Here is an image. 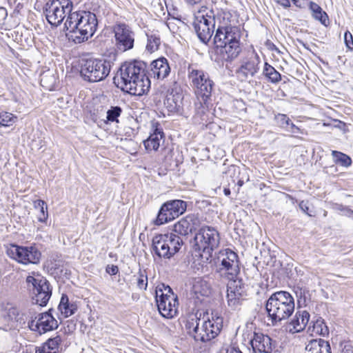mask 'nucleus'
<instances>
[{"mask_svg":"<svg viewBox=\"0 0 353 353\" xmlns=\"http://www.w3.org/2000/svg\"><path fill=\"white\" fill-rule=\"evenodd\" d=\"M17 117L7 112H0V125L10 126L16 122Z\"/></svg>","mask_w":353,"mask_h":353,"instance_id":"39","label":"nucleus"},{"mask_svg":"<svg viewBox=\"0 0 353 353\" xmlns=\"http://www.w3.org/2000/svg\"><path fill=\"white\" fill-rule=\"evenodd\" d=\"M163 138V132L162 130L156 128L150 137L144 141V146L148 151H157L159 146L160 142Z\"/></svg>","mask_w":353,"mask_h":353,"instance_id":"27","label":"nucleus"},{"mask_svg":"<svg viewBox=\"0 0 353 353\" xmlns=\"http://www.w3.org/2000/svg\"><path fill=\"white\" fill-rule=\"evenodd\" d=\"M7 15H8V14H7L6 9L1 7L0 8V26H1L3 23L4 20L7 17Z\"/></svg>","mask_w":353,"mask_h":353,"instance_id":"48","label":"nucleus"},{"mask_svg":"<svg viewBox=\"0 0 353 353\" xmlns=\"http://www.w3.org/2000/svg\"><path fill=\"white\" fill-rule=\"evenodd\" d=\"M306 353H332L330 343L323 339L310 341L305 347Z\"/></svg>","mask_w":353,"mask_h":353,"instance_id":"26","label":"nucleus"},{"mask_svg":"<svg viewBox=\"0 0 353 353\" xmlns=\"http://www.w3.org/2000/svg\"><path fill=\"white\" fill-rule=\"evenodd\" d=\"M272 339L262 333H254L250 343L253 351L259 353H270L272 352Z\"/></svg>","mask_w":353,"mask_h":353,"instance_id":"22","label":"nucleus"},{"mask_svg":"<svg viewBox=\"0 0 353 353\" xmlns=\"http://www.w3.org/2000/svg\"><path fill=\"white\" fill-rule=\"evenodd\" d=\"M188 71V79L195 90L198 99L200 100V107L196 108H201V112L204 113L208 109V100L211 97L214 83L210 79L209 74L202 70L189 66Z\"/></svg>","mask_w":353,"mask_h":353,"instance_id":"5","label":"nucleus"},{"mask_svg":"<svg viewBox=\"0 0 353 353\" xmlns=\"http://www.w3.org/2000/svg\"><path fill=\"white\" fill-rule=\"evenodd\" d=\"M186 208L185 201L178 199L168 201L161 205L154 223L161 225L171 221L183 214Z\"/></svg>","mask_w":353,"mask_h":353,"instance_id":"15","label":"nucleus"},{"mask_svg":"<svg viewBox=\"0 0 353 353\" xmlns=\"http://www.w3.org/2000/svg\"><path fill=\"white\" fill-rule=\"evenodd\" d=\"M309 319L310 314L307 311H297L286 325V330L291 333L301 332L306 327Z\"/></svg>","mask_w":353,"mask_h":353,"instance_id":"21","label":"nucleus"},{"mask_svg":"<svg viewBox=\"0 0 353 353\" xmlns=\"http://www.w3.org/2000/svg\"><path fill=\"white\" fill-rule=\"evenodd\" d=\"M7 254L12 259L22 264H37L41 254L34 245L20 246L11 244L7 249Z\"/></svg>","mask_w":353,"mask_h":353,"instance_id":"14","label":"nucleus"},{"mask_svg":"<svg viewBox=\"0 0 353 353\" xmlns=\"http://www.w3.org/2000/svg\"><path fill=\"white\" fill-rule=\"evenodd\" d=\"M290 131L293 133H296L297 132L299 129L298 127H296L293 123H292L291 121L290 122Z\"/></svg>","mask_w":353,"mask_h":353,"instance_id":"51","label":"nucleus"},{"mask_svg":"<svg viewBox=\"0 0 353 353\" xmlns=\"http://www.w3.org/2000/svg\"><path fill=\"white\" fill-rule=\"evenodd\" d=\"M312 332L317 335H321L323 336L328 335L329 329L322 318L319 317L314 323L312 326Z\"/></svg>","mask_w":353,"mask_h":353,"instance_id":"35","label":"nucleus"},{"mask_svg":"<svg viewBox=\"0 0 353 353\" xmlns=\"http://www.w3.org/2000/svg\"><path fill=\"white\" fill-rule=\"evenodd\" d=\"M200 225V220L195 214H189L179 220L174 225V231L181 235L185 236Z\"/></svg>","mask_w":353,"mask_h":353,"instance_id":"20","label":"nucleus"},{"mask_svg":"<svg viewBox=\"0 0 353 353\" xmlns=\"http://www.w3.org/2000/svg\"><path fill=\"white\" fill-rule=\"evenodd\" d=\"M98 21L91 12H74L68 16L65 26L76 43H81L92 37L96 32Z\"/></svg>","mask_w":353,"mask_h":353,"instance_id":"2","label":"nucleus"},{"mask_svg":"<svg viewBox=\"0 0 353 353\" xmlns=\"http://www.w3.org/2000/svg\"><path fill=\"white\" fill-rule=\"evenodd\" d=\"M146 65L134 61L122 64L114 77L117 88L132 95L142 96L150 88V81L145 73Z\"/></svg>","mask_w":353,"mask_h":353,"instance_id":"1","label":"nucleus"},{"mask_svg":"<svg viewBox=\"0 0 353 353\" xmlns=\"http://www.w3.org/2000/svg\"><path fill=\"white\" fill-rule=\"evenodd\" d=\"M237 185L239 186H242L243 185V180H239V181L237 182Z\"/></svg>","mask_w":353,"mask_h":353,"instance_id":"56","label":"nucleus"},{"mask_svg":"<svg viewBox=\"0 0 353 353\" xmlns=\"http://www.w3.org/2000/svg\"><path fill=\"white\" fill-rule=\"evenodd\" d=\"M260 58L256 53L252 52L241 62L240 68L236 70L237 77L241 81H246L253 77L259 70Z\"/></svg>","mask_w":353,"mask_h":353,"instance_id":"18","label":"nucleus"},{"mask_svg":"<svg viewBox=\"0 0 353 353\" xmlns=\"http://www.w3.org/2000/svg\"><path fill=\"white\" fill-rule=\"evenodd\" d=\"M110 72V63L106 60L88 59L83 61L81 75L89 82H99L105 79Z\"/></svg>","mask_w":353,"mask_h":353,"instance_id":"8","label":"nucleus"},{"mask_svg":"<svg viewBox=\"0 0 353 353\" xmlns=\"http://www.w3.org/2000/svg\"><path fill=\"white\" fill-rule=\"evenodd\" d=\"M223 325L221 317L190 316L185 324L188 334L196 341L208 342L214 339L220 333Z\"/></svg>","mask_w":353,"mask_h":353,"instance_id":"3","label":"nucleus"},{"mask_svg":"<svg viewBox=\"0 0 353 353\" xmlns=\"http://www.w3.org/2000/svg\"><path fill=\"white\" fill-rule=\"evenodd\" d=\"M345 216H347L349 217H352L353 218V210L348 208L347 207H345V210H344V213H343Z\"/></svg>","mask_w":353,"mask_h":353,"instance_id":"50","label":"nucleus"},{"mask_svg":"<svg viewBox=\"0 0 353 353\" xmlns=\"http://www.w3.org/2000/svg\"><path fill=\"white\" fill-rule=\"evenodd\" d=\"M106 272H107V273H108L110 275H115L119 272V268L117 265H112L110 266L108 265L106 268Z\"/></svg>","mask_w":353,"mask_h":353,"instance_id":"47","label":"nucleus"},{"mask_svg":"<svg viewBox=\"0 0 353 353\" xmlns=\"http://www.w3.org/2000/svg\"><path fill=\"white\" fill-rule=\"evenodd\" d=\"M137 276V285L141 290H146L148 288V275L145 270H139Z\"/></svg>","mask_w":353,"mask_h":353,"instance_id":"40","label":"nucleus"},{"mask_svg":"<svg viewBox=\"0 0 353 353\" xmlns=\"http://www.w3.org/2000/svg\"><path fill=\"white\" fill-rule=\"evenodd\" d=\"M122 110L119 106L111 107L107 112V119L109 121L118 122V117L121 115Z\"/></svg>","mask_w":353,"mask_h":353,"instance_id":"41","label":"nucleus"},{"mask_svg":"<svg viewBox=\"0 0 353 353\" xmlns=\"http://www.w3.org/2000/svg\"><path fill=\"white\" fill-rule=\"evenodd\" d=\"M34 207L40 211V215L38 220L40 222H46L48 219L47 205L43 200H36L34 201Z\"/></svg>","mask_w":353,"mask_h":353,"instance_id":"38","label":"nucleus"},{"mask_svg":"<svg viewBox=\"0 0 353 353\" xmlns=\"http://www.w3.org/2000/svg\"><path fill=\"white\" fill-rule=\"evenodd\" d=\"M73 4L70 0H50L46 3L44 14L52 26L60 25L67 14H72Z\"/></svg>","mask_w":353,"mask_h":353,"instance_id":"11","label":"nucleus"},{"mask_svg":"<svg viewBox=\"0 0 353 353\" xmlns=\"http://www.w3.org/2000/svg\"><path fill=\"white\" fill-rule=\"evenodd\" d=\"M341 353H353V346L350 342H343L340 344Z\"/></svg>","mask_w":353,"mask_h":353,"instance_id":"44","label":"nucleus"},{"mask_svg":"<svg viewBox=\"0 0 353 353\" xmlns=\"http://www.w3.org/2000/svg\"><path fill=\"white\" fill-rule=\"evenodd\" d=\"M218 53L219 54L221 59L225 61H232L235 59L240 54L241 48L240 42H232L228 44L223 46V47H216Z\"/></svg>","mask_w":353,"mask_h":353,"instance_id":"24","label":"nucleus"},{"mask_svg":"<svg viewBox=\"0 0 353 353\" xmlns=\"http://www.w3.org/2000/svg\"><path fill=\"white\" fill-rule=\"evenodd\" d=\"M244 296H245L242 294H235V292H232V291H227V301L228 306L233 310L236 309L241 305L242 301L244 299Z\"/></svg>","mask_w":353,"mask_h":353,"instance_id":"34","label":"nucleus"},{"mask_svg":"<svg viewBox=\"0 0 353 353\" xmlns=\"http://www.w3.org/2000/svg\"><path fill=\"white\" fill-rule=\"evenodd\" d=\"M26 277V283L28 289L33 294L32 299L39 306L46 305L52 295V289L49 282L39 274L34 272Z\"/></svg>","mask_w":353,"mask_h":353,"instance_id":"10","label":"nucleus"},{"mask_svg":"<svg viewBox=\"0 0 353 353\" xmlns=\"http://www.w3.org/2000/svg\"><path fill=\"white\" fill-rule=\"evenodd\" d=\"M150 67V75L157 79H164L170 72L168 60L164 57L153 61Z\"/></svg>","mask_w":353,"mask_h":353,"instance_id":"23","label":"nucleus"},{"mask_svg":"<svg viewBox=\"0 0 353 353\" xmlns=\"http://www.w3.org/2000/svg\"><path fill=\"white\" fill-rule=\"evenodd\" d=\"M201 285H202V283H199V282H197L194 285V290L195 293H200L202 296H208V294L210 292V289L206 286L201 291H199L198 288L199 286H201Z\"/></svg>","mask_w":353,"mask_h":353,"instance_id":"45","label":"nucleus"},{"mask_svg":"<svg viewBox=\"0 0 353 353\" xmlns=\"http://www.w3.org/2000/svg\"><path fill=\"white\" fill-rule=\"evenodd\" d=\"M156 301L158 310L163 317L172 319L177 314L178 298L172 288L164 283L158 285L156 288Z\"/></svg>","mask_w":353,"mask_h":353,"instance_id":"7","label":"nucleus"},{"mask_svg":"<svg viewBox=\"0 0 353 353\" xmlns=\"http://www.w3.org/2000/svg\"><path fill=\"white\" fill-rule=\"evenodd\" d=\"M62 339L59 335L49 339L36 353H59L61 350Z\"/></svg>","mask_w":353,"mask_h":353,"instance_id":"29","label":"nucleus"},{"mask_svg":"<svg viewBox=\"0 0 353 353\" xmlns=\"http://www.w3.org/2000/svg\"><path fill=\"white\" fill-rule=\"evenodd\" d=\"M275 120L277 124L281 128H287L290 125V118L284 114H278L275 115Z\"/></svg>","mask_w":353,"mask_h":353,"instance_id":"42","label":"nucleus"},{"mask_svg":"<svg viewBox=\"0 0 353 353\" xmlns=\"http://www.w3.org/2000/svg\"><path fill=\"white\" fill-rule=\"evenodd\" d=\"M294 300L288 292L279 291L272 294L267 300L265 310L272 325L288 319L294 311Z\"/></svg>","mask_w":353,"mask_h":353,"instance_id":"4","label":"nucleus"},{"mask_svg":"<svg viewBox=\"0 0 353 353\" xmlns=\"http://www.w3.org/2000/svg\"><path fill=\"white\" fill-rule=\"evenodd\" d=\"M227 353H242L241 351L237 350L236 349H231L230 350H228Z\"/></svg>","mask_w":353,"mask_h":353,"instance_id":"54","label":"nucleus"},{"mask_svg":"<svg viewBox=\"0 0 353 353\" xmlns=\"http://www.w3.org/2000/svg\"><path fill=\"white\" fill-rule=\"evenodd\" d=\"M148 43L146 45V50L150 53H152L159 49L161 44L160 37L156 34H147Z\"/></svg>","mask_w":353,"mask_h":353,"instance_id":"36","label":"nucleus"},{"mask_svg":"<svg viewBox=\"0 0 353 353\" xmlns=\"http://www.w3.org/2000/svg\"><path fill=\"white\" fill-rule=\"evenodd\" d=\"M345 207L342 205H336V209H337L338 210H340L341 212H343L344 213V210H345Z\"/></svg>","mask_w":353,"mask_h":353,"instance_id":"53","label":"nucleus"},{"mask_svg":"<svg viewBox=\"0 0 353 353\" xmlns=\"http://www.w3.org/2000/svg\"><path fill=\"white\" fill-rule=\"evenodd\" d=\"M58 322L49 312L36 314L33 311L28 321L29 328L39 334L52 331L58 327Z\"/></svg>","mask_w":353,"mask_h":353,"instance_id":"16","label":"nucleus"},{"mask_svg":"<svg viewBox=\"0 0 353 353\" xmlns=\"http://www.w3.org/2000/svg\"><path fill=\"white\" fill-rule=\"evenodd\" d=\"M78 309L77 304L75 301H70L66 294H62L59 305V310L61 315L65 318L69 317L74 314Z\"/></svg>","mask_w":353,"mask_h":353,"instance_id":"28","label":"nucleus"},{"mask_svg":"<svg viewBox=\"0 0 353 353\" xmlns=\"http://www.w3.org/2000/svg\"><path fill=\"white\" fill-rule=\"evenodd\" d=\"M220 239L219 232L215 228L203 226L195 234L194 249L199 252V256L208 261L219 246Z\"/></svg>","mask_w":353,"mask_h":353,"instance_id":"6","label":"nucleus"},{"mask_svg":"<svg viewBox=\"0 0 353 353\" xmlns=\"http://www.w3.org/2000/svg\"><path fill=\"white\" fill-rule=\"evenodd\" d=\"M169 248L170 257L180 250L183 245L182 239L174 233L163 234Z\"/></svg>","mask_w":353,"mask_h":353,"instance_id":"30","label":"nucleus"},{"mask_svg":"<svg viewBox=\"0 0 353 353\" xmlns=\"http://www.w3.org/2000/svg\"><path fill=\"white\" fill-rule=\"evenodd\" d=\"M117 46L119 50L126 51L134 46V33L125 24H118L114 28Z\"/></svg>","mask_w":353,"mask_h":353,"instance_id":"19","label":"nucleus"},{"mask_svg":"<svg viewBox=\"0 0 353 353\" xmlns=\"http://www.w3.org/2000/svg\"><path fill=\"white\" fill-rule=\"evenodd\" d=\"M193 26L199 39L205 43H208L215 28V17L213 10L202 7L195 16Z\"/></svg>","mask_w":353,"mask_h":353,"instance_id":"9","label":"nucleus"},{"mask_svg":"<svg viewBox=\"0 0 353 353\" xmlns=\"http://www.w3.org/2000/svg\"><path fill=\"white\" fill-rule=\"evenodd\" d=\"M152 249L154 252L160 258L170 259V250L163 234H157L152 239Z\"/></svg>","mask_w":353,"mask_h":353,"instance_id":"25","label":"nucleus"},{"mask_svg":"<svg viewBox=\"0 0 353 353\" xmlns=\"http://www.w3.org/2000/svg\"><path fill=\"white\" fill-rule=\"evenodd\" d=\"M45 77H46L45 76H43V77H41V85H42L43 86V83H44V79H45Z\"/></svg>","mask_w":353,"mask_h":353,"instance_id":"57","label":"nucleus"},{"mask_svg":"<svg viewBox=\"0 0 353 353\" xmlns=\"http://www.w3.org/2000/svg\"><path fill=\"white\" fill-rule=\"evenodd\" d=\"M220 263L219 272L221 276L226 279L236 278L240 272L239 256L230 249L219 251L217 256Z\"/></svg>","mask_w":353,"mask_h":353,"instance_id":"13","label":"nucleus"},{"mask_svg":"<svg viewBox=\"0 0 353 353\" xmlns=\"http://www.w3.org/2000/svg\"><path fill=\"white\" fill-rule=\"evenodd\" d=\"M229 282L227 285V291H232L237 294L245 295L244 291V284L242 280L238 279L237 276L233 279H228Z\"/></svg>","mask_w":353,"mask_h":353,"instance_id":"32","label":"nucleus"},{"mask_svg":"<svg viewBox=\"0 0 353 353\" xmlns=\"http://www.w3.org/2000/svg\"><path fill=\"white\" fill-rule=\"evenodd\" d=\"M332 154L334 158L335 163L344 167H349L351 165L352 159L347 154L335 150L332 151Z\"/></svg>","mask_w":353,"mask_h":353,"instance_id":"37","label":"nucleus"},{"mask_svg":"<svg viewBox=\"0 0 353 353\" xmlns=\"http://www.w3.org/2000/svg\"><path fill=\"white\" fill-rule=\"evenodd\" d=\"M310 9L312 11L313 17L325 25L326 21L328 20L326 12L323 11L322 8L317 3L314 2H310Z\"/></svg>","mask_w":353,"mask_h":353,"instance_id":"33","label":"nucleus"},{"mask_svg":"<svg viewBox=\"0 0 353 353\" xmlns=\"http://www.w3.org/2000/svg\"><path fill=\"white\" fill-rule=\"evenodd\" d=\"M278 3L283 6L284 8H288L290 6L289 0H275Z\"/></svg>","mask_w":353,"mask_h":353,"instance_id":"49","label":"nucleus"},{"mask_svg":"<svg viewBox=\"0 0 353 353\" xmlns=\"http://www.w3.org/2000/svg\"><path fill=\"white\" fill-rule=\"evenodd\" d=\"M263 74L272 83H277L281 80V74L267 62L264 64Z\"/></svg>","mask_w":353,"mask_h":353,"instance_id":"31","label":"nucleus"},{"mask_svg":"<svg viewBox=\"0 0 353 353\" xmlns=\"http://www.w3.org/2000/svg\"><path fill=\"white\" fill-rule=\"evenodd\" d=\"M186 2L190 5H195L199 3L201 0H185Z\"/></svg>","mask_w":353,"mask_h":353,"instance_id":"52","label":"nucleus"},{"mask_svg":"<svg viewBox=\"0 0 353 353\" xmlns=\"http://www.w3.org/2000/svg\"><path fill=\"white\" fill-rule=\"evenodd\" d=\"M0 310L4 321L10 328L17 329L26 324L33 309L21 310L14 303L3 301L0 304Z\"/></svg>","mask_w":353,"mask_h":353,"instance_id":"12","label":"nucleus"},{"mask_svg":"<svg viewBox=\"0 0 353 353\" xmlns=\"http://www.w3.org/2000/svg\"><path fill=\"white\" fill-rule=\"evenodd\" d=\"M344 40L346 45V47L350 50H353V37L352 34L349 31H346L344 34Z\"/></svg>","mask_w":353,"mask_h":353,"instance_id":"43","label":"nucleus"},{"mask_svg":"<svg viewBox=\"0 0 353 353\" xmlns=\"http://www.w3.org/2000/svg\"><path fill=\"white\" fill-rule=\"evenodd\" d=\"M223 192L225 196H229L230 194V190L229 188H224Z\"/></svg>","mask_w":353,"mask_h":353,"instance_id":"55","label":"nucleus"},{"mask_svg":"<svg viewBox=\"0 0 353 353\" xmlns=\"http://www.w3.org/2000/svg\"><path fill=\"white\" fill-rule=\"evenodd\" d=\"M299 208L300 209L306 214H307L310 216H312V215L309 212V207L307 205V202H305L304 201H302L299 203Z\"/></svg>","mask_w":353,"mask_h":353,"instance_id":"46","label":"nucleus"},{"mask_svg":"<svg viewBox=\"0 0 353 353\" xmlns=\"http://www.w3.org/2000/svg\"><path fill=\"white\" fill-rule=\"evenodd\" d=\"M241 34L236 26H219L216 30L214 42L216 47H223L225 43L230 44L232 42H239Z\"/></svg>","mask_w":353,"mask_h":353,"instance_id":"17","label":"nucleus"}]
</instances>
